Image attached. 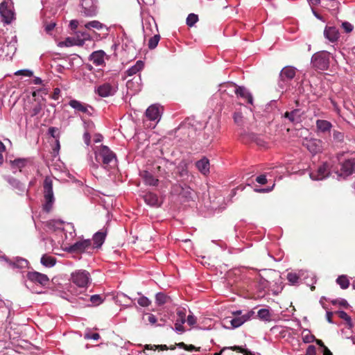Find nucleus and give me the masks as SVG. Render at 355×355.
Masks as SVG:
<instances>
[{
    "label": "nucleus",
    "mask_w": 355,
    "mask_h": 355,
    "mask_svg": "<svg viewBox=\"0 0 355 355\" xmlns=\"http://www.w3.org/2000/svg\"><path fill=\"white\" fill-rule=\"evenodd\" d=\"M308 277H311V283L314 284L315 282V277H313V275L312 273H309L308 272H306V275H304V279H306Z\"/></svg>",
    "instance_id": "obj_61"
},
{
    "label": "nucleus",
    "mask_w": 355,
    "mask_h": 355,
    "mask_svg": "<svg viewBox=\"0 0 355 355\" xmlns=\"http://www.w3.org/2000/svg\"><path fill=\"white\" fill-rule=\"evenodd\" d=\"M83 140L87 146H89L90 144L91 137L90 134L87 131H85L83 135Z\"/></svg>",
    "instance_id": "obj_57"
},
{
    "label": "nucleus",
    "mask_w": 355,
    "mask_h": 355,
    "mask_svg": "<svg viewBox=\"0 0 355 355\" xmlns=\"http://www.w3.org/2000/svg\"><path fill=\"white\" fill-rule=\"evenodd\" d=\"M84 27L87 30L96 29L98 31H105L104 37H106L110 31V28L98 20H92L85 24Z\"/></svg>",
    "instance_id": "obj_21"
},
{
    "label": "nucleus",
    "mask_w": 355,
    "mask_h": 355,
    "mask_svg": "<svg viewBox=\"0 0 355 355\" xmlns=\"http://www.w3.org/2000/svg\"><path fill=\"white\" fill-rule=\"evenodd\" d=\"M257 315L262 320H265V321L270 320L271 315H270L268 309H261L259 310L257 312Z\"/></svg>",
    "instance_id": "obj_39"
},
{
    "label": "nucleus",
    "mask_w": 355,
    "mask_h": 355,
    "mask_svg": "<svg viewBox=\"0 0 355 355\" xmlns=\"http://www.w3.org/2000/svg\"><path fill=\"white\" fill-rule=\"evenodd\" d=\"M69 26L72 30H76L78 26V21L77 20H71Z\"/></svg>",
    "instance_id": "obj_60"
},
{
    "label": "nucleus",
    "mask_w": 355,
    "mask_h": 355,
    "mask_svg": "<svg viewBox=\"0 0 355 355\" xmlns=\"http://www.w3.org/2000/svg\"><path fill=\"white\" fill-rule=\"evenodd\" d=\"M0 15L2 21L9 24L15 18L13 3L11 0H3L0 4Z\"/></svg>",
    "instance_id": "obj_9"
},
{
    "label": "nucleus",
    "mask_w": 355,
    "mask_h": 355,
    "mask_svg": "<svg viewBox=\"0 0 355 355\" xmlns=\"http://www.w3.org/2000/svg\"><path fill=\"white\" fill-rule=\"evenodd\" d=\"M355 160L353 158L345 159L341 163L340 169L337 172L338 177L346 178L350 175L354 169Z\"/></svg>",
    "instance_id": "obj_15"
},
{
    "label": "nucleus",
    "mask_w": 355,
    "mask_h": 355,
    "mask_svg": "<svg viewBox=\"0 0 355 355\" xmlns=\"http://www.w3.org/2000/svg\"><path fill=\"white\" fill-rule=\"evenodd\" d=\"M187 322L189 325L193 326L196 323V318L193 314H190L187 317Z\"/></svg>",
    "instance_id": "obj_54"
},
{
    "label": "nucleus",
    "mask_w": 355,
    "mask_h": 355,
    "mask_svg": "<svg viewBox=\"0 0 355 355\" xmlns=\"http://www.w3.org/2000/svg\"><path fill=\"white\" fill-rule=\"evenodd\" d=\"M27 278L30 282L33 283H37L42 286H46L49 282V279L47 275L36 271L28 272L27 274Z\"/></svg>",
    "instance_id": "obj_18"
},
{
    "label": "nucleus",
    "mask_w": 355,
    "mask_h": 355,
    "mask_svg": "<svg viewBox=\"0 0 355 355\" xmlns=\"http://www.w3.org/2000/svg\"><path fill=\"white\" fill-rule=\"evenodd\" d=\"M71 281L79 288H87L91 282V276L85 270H77L71 274Z\"/></svg>",
    "instance_id": "obj_4"
},
{
    "label": "nucleus",
    "mask_w": 355,
    "mask_h": 355,
    "mask_svg": "<svg viewBox=\"0 0 355 355\" xmlns=\"http://www.w3.org/2000/svg\"><path fill=\"white\" fill-rule=\"evenodd\" d=\"M69 105L77 112L85 114L87 116H92L94 112V109L92 106L78 100H71L69 102Z\"/></svg>",
    "instance_id": "obj_13"
},
{
    "label": "nucleus",
    "mask_w": 355,
    "mask_h": 355,
    "mask_svg": "<svg viewBox=\"0 0 355 355\" xmlns=\"http://www.w3.org/2000/svg\"><path fill=\"white\" fill-rule=\"evenodd\" d=\"M140 175L146 184L150 186H156L158 183V179L155 178L152 173L147 171L141 172Z\"/></svg>",
    "instance_id": "obj_27"
},
{
    "label": "nucleus",
    "mask_w": 355,
    "mask_h": 355,
    "mask_svg": "<svg viewBox=\"0 0 355 355\" xmlns=\"http://www.w3.org/2000/svg\"><path fill=\"white\" fill-rule=\"evenodd\" d=\"M118 90V83L116 81L104 83L95 88V92L101 97L114 96Z\"/></svg>",
    "instance_id": "obj_11"
},
{
    "label": "nucleus",
    "mask_w": 355,
    "mask_h": 355,
    "mask_svg": "<svg viewBox=\"0 0 355 355\" xmlns=\"http://www.w3.org/2000/svg\"><path fill=\"white\" fill-rule=\"evenodd\" d=\"M11 168L13 173H16L17 170L19 169L20 171L24 168L26 163L27 159L24 158H18L10 162Z\"/></svg>",
    "instance_id": "obj_31"
},
{
    "label": "nucleus",
    "mask_w": 355,
    "mask_h": 355,
    "mask_svg": "<svg viewBox=\"0 0 355 355\" xmlns=\"http://www.w3.org/2000/svg\"><path fill=\"white\" fill-rule=\"evenodd\" d=\"M295 69L293 67H286L280 72L279 86L283 88L286 83L291 80L295 76Z\"/></svg>",
    "instance_id": "obj_17"
},
{
    "label": "nucleus",
    "mask_w": 355,
    "mask_h": 355,
    "mask_svg": "<svg viewBox=\"0 0 355 355\" xmlns=\"http://www.w3.org/2000/svg\"><path fill=\"white\" fill-rule=\"evenodd\" d=\"M338 314L340 318L345 320L347 322H351V318L348 315V314L346 312L340 311L338 312Z\"/></svg>",
    "instance_id": "obj_50"
},
{
    "label": "nucleus",
    "mask_w": 355,
    "mask_h": 355,
    "mask_svg": "<svg viewBox=\"0 0 355 355\" xmlns=\"http://www.w3.org/2000/svg\"><path fill=\"white\" fill-rule=\"evenodd\" d=\"M337 284L342 289H346L349 287V282L346 275H340L336 279Z\"/></svg>",
    "instance_id": "obj_37"
},
{
    "label": "nucleus",
    "mask_w": 355,
    "mask_h": 355,
    "mask_svg": "<svg viewBox=\"0 0 355 355\" xmlns=\"http://www.w3.org/2000/svg\"><path fill=\"white\" fill-rule=\"evenodd\" d=\"M305 275V272H301L299 275L296 273L290 272L287 275L288 281L293 285L297 284L298 282L300 277H302Z\"/></svg>",
    "instance_id": "obj_38"
},
{
    "label": "nucleus",
    "mask_w": 355,
    "mask_h": 355,
    "mask_svg": "<svg viewBox=\"0 0 355 355\" xmlns=\"http://www.w3.org/2000/svg\"><path fill=\"white\" fill-rule=\"evenodd\" d=\"M254 311L252 310L244 313L241 310L236 311L233 312L234 317L230 320V323L232 328H238L250 320L254 315Z\"/></svg>",
    "instance_id": "obj_10"
},
{
    "label": "nucleus",
    "mask_w": 355,
    "mask_h": 355,
    "mask_svg": "<svg viewBox=\"0 0 355 355\" xmlns=\"http://www.w3.org/2000/svg\"><path fill=\"white\" fill-rule=\"evenodd\" d=\"M80 10L86 17H95L98 11V0H80Z\"/></svg>",
    "instance_id": "obj_5"
},
{
    "label": "nucleus",
    "mask_w": 355,
    "mask_h": 355,
    "mask_svg": "<svg viewBox=\"0 0 355 355\" xmlns=\"http://www.w3.org/2000/svg\"><path fill=\"white\" fill-rule=\"evenodd\" d=\"M198 20V17L197 15L194 13H191L188 15L187 18V24L191 27L193 26Z\"/></svg>",
    "instance_id": "obj_43"
},
{
    "label": "nucleus",
    "mask_w": 355,
    "mask_h": 355,
    "mask_svg": "<svg viewBox=\"0 0 355 355\" xmlns=\"http://www.w3.org/2000/svg\"><path fill=\"white\" fill-rule=\"evenodd\" d=\"M41 263L48 268H51L55 266L56 263V259L54 257L44 254L40 259Z\"/></svg>",
    "instance_id": "obj_34"
},
{
    "label": "nucleus",
    "mask_w": 355,
    "mask_h": 355,
    "mask_svg": "<svg viewBox=\"0 0 355 355\" xmlns=\"http://www.w3.org/2000/svg\"><path fill=\"white\" fill-rule=\"evenodd\" d=\"M144 67V63L141 60H138L136 63L130 67L127 71L126 73L128 76H133L139 72Z\"/></svg>",
    "instance_id": "obj_32"
},
{
    "label": "nucleus",
    "mask_w": 355,
    "mask_h": 355,
    "mask_svg": "<svg viewBox=\"0 0 355 355\" xmlns=\"http://www.w3.org/2000/svg\"><path fill=\"white\" fill-rule=\"evenodd\" d=\"M178 318L175 322V331L179 334L184 331L183 327L184 323L186 322V312L184 309H178L177 311Z\"/></svg>",
    "instance_id": "obj_22"
},
{
    "label": "nucleus",
    "mask_w": 355,
    "mask_h": 355,
    "mask_svg": "<svg viewBox=\"0 0 355 355\" xmlns=\"http://www.w3.org/2000/svg\"><path fill=\"white\" fill-rule=\"evenodd\" d=\"M103 139V137L101 135H96L94 138V141L95 143H98L101 141Z\"/></svg>",
    "instance_id": "obj_63"
},
{
    "label": "nucleus",
    "mask_w": 355,
    "mask_h": 355,
    "mask_svg": "<svg viewBox=\"0 0 355 355\" xmlns=\"http://www.w3.org/2000/svg\"><path fill=\"white\" fill-rule=\"evenodd\" d=\"M5 259L12 268L22 269L28 267V262L25 259L21 257H15L13 259V260L11 261H8L7 259Z\"/></svg>",
    "instance_id": "obj_24"
},
{
    "label": "nucleus",
    "mask_w": 355,
    "mask_h": 355,
    "mask_svg": "<svg viewBox=\"0 0 355 355\" xmlns=\"http://www.w3.org/2000/svg\"><path fill=\"white\" fill-rule=\"evenodd\" d=\"M148 321L150 324H154L157 321V318L153 314L149 313L148 314Z\"/></svg>",
    "instance_id": "obj_58"
},
{
    "label": "nucleus",
    "mask_w": 355,
    "mask_h": 355,
    "mask_svg": "<svg viewBox=\"0 0 355 355\" xmlns=\"http://www.w3.org/2000/svg\"><path fill=\"white\" fill-rule=\"evenodd\" d=\"M90 34L86 31H76L74 35L68 37L63 42L66 46H83L86 41H92Z\"/></svg>",
    "instance_id": "obj_6"
},
{
    "label": "nucleus",
    "mask_w": 355,
    "mask_h": 355,
    "mask_svg": "<svg viewBox=\"0 0 355 355\" xmlns=\"http://www.w3.org/2000/svg\"><path fill=\"white\" fill-rule=\"evenodd\" d=\"M333 138L336 142H343L344 141L345 135L344 133L341 132L334 130Z\"/></svg>",
    "instance_id": "obj_44"
},
{
    "label": "nucleus",
    "mask_w": 355,
    "mask_h": 355,
    "mask_svg": "<svg viewBox=\"0 0 355 355\" xmlns=\"http://www.w3.org/2000/svg\"><path fill=\"white\" fill-rule=\"evenodd\" d=\"M303 145L313 155L318 154L322 150V141L318 139H306Z\"/></svg>",
    "instance_id": "obj_14"
},
{
    "label": "nucleus",
    "mask_w": 355,
    "mask_h": 355,
    "mask_svg": "<svg viewBox=\"0 0 355 355\" xmlns=\"http://www.w3.org/2000/svg\"><path fill=\"white\" fill-rule=\"evenodd\" d=\"M178 345L180 347H184L185 349L189 350V351H191L195 348V347L193 345H186L184 343H179Z\"/></svg>",
    "instance_id": "obj_59"
},
{
    "label": "nucleus",
    "mask_w": 355,
    "mask_h": 355,
    "mask_svg": "<svg viewBox=\"0 0 355 355\" xmlns=\"http://www.w3.org/2000/svg\"><path fill=\"white\" fill-rule=\"evenodd\" d=\"M168 297L164 293H158L155 295V301L158 305H162L165 304Z\"/></svg>",
    "instance_id": "obj_41"
},
{
    "label": "nucleus",
    "mask_w": 355,
    "mask_h": 355,
    "mask_svg": "<svg viewBox=\"0 0 355 355\" xmlns=\"http://www.w3.org/2000/svg\"><path fill=\"white\" fill-rule=\"evenodd\" d=\"M228 85L233 89L234 92L238 96L246 100L248 103L252 104V96L245 87H238L235 84L232 83H229Z\"/></svg>",
    "instance_id": "obj_19"
},
{
    "label": "nucleus",
    "mask_w": 355,
    "mask_h": 355,
    "mask_svg": "<svg viewBox=\"0 0 355 355\" xmlns=\"http://www.w3.org/2000/svg\"><path fill=\"white\" fill-rule=\"evenodd\" d=\"M324 37L330 42L334 43L340 37L338 30L334 26H326L324 30Z\"/></svg>",
    "instance_id": "obj_20"
},
{
    "label": "nucleus",
    "mask_w": 355,
    "mask_h": 355,
    "mask_svg": "<svg viewBox=\"0 0 355 355\" xmlns=\"http://www.w3.org/2000/svg\"><path fill=\"white\" fill-rule=\"evenodd\" d=\"M85 339H92L94 340H98L100 338V335L98 333H86L85 334Z\"/></svg>",
    "instance_id": "obj_49"
},
{
    "label": "nucleus",
    "mask_w": 355,
    "mask_h": 355,
    "mask_svg": "<svg viewBox=\"0 0 355 355\" xmlns=\"http://www.w3.org/2000/svg\"><path fill=\"white\" fill-rule=\"evenodd\" d=\"M323 355H333V354H332L331 352L327 347H324Z\"/></svg>",
    "instance_id": "obj_64"
},
{
    "label": "nucleus",
    "mask_w": 355,
    "mask_h": 355,
    "mask_svg": "<svg viewBox=\"0 0 355 355\" xmlns=\"http://www.w3.org/2000/svg\"><path fill=\"white\" fill-rule=\"evenodd\" d=\"M44 198L43 209L46 212H49L55 202L53 181L50 177H46L44 181Z\"/></svg>",
    "instance_id": "obj_3"
},
{
    "label": "nucleus",
    "mask_w": 355,
    "mask_h": 355,
    "mask_svg": "<svg viewBox=\"0 0 355 355\" xmlns=\"http://www.w3.org/2000/svg\"><path fill=\"white\" fill-rule=\"evenodd\" d=\"M94 250L90 239H83L75 242L67 248V251L71 253H92Z\"/></svg>",
    "instance_id": "obj_8"
},
{
    "label": "nucleus",
    "mask_w": 355,
    "mask_h": 355,
    "mask_svg": "<svg viewBox=\"0 0 355 355\" xmlns=\"http://www.w3.org/2000/svg\"><path fill=\"white\" fill-rule=\"evenodd\" d=\"M284 117L288 119L293 123H297L301 121V114L299 110L285 112Z\"/></svg>",
    "instance_id": "obj_29"
},
{
    "label": "nucleus",
    "mask_w": 355,
    "mask_h": 355,
    "mask_svg": "<svg viewBox=\"0 0 355 355\" xmlns=\"http://www.w3.org/2000/svg\"><path fill=\"white\" fill-rule=\"evenodd\" d=\"M7 42L6 56L12 58L17 51V36L15 34H11L6 37L4 33L0 31V58L5 52L4 43Z\"/></svg>",
    "instance_id": "obj_2"
},
{
    "label": "nucleus",
    "mask_w": 355,
    "mask_h": 355,
    "mask_svg": "<svg viewBox=\"0 0 355 355\" xmlns=\"http://www.w3.org/2000/svg\"><path fill=\"white\" fill-rule=\"evenodd\" d=\"M316 348L313 345H309L306 351V355H315Z\"/></svg>",
    "instance_id": "obj_55"
},
{
    "label": "nucleus",
    "mask_w": 355,
    "mask_h": 355,
    "mask_svg": "<svg viewBox=\"0 0 355 355\" xmlns=\"http://www.w3.org/2000/svg\"><path fill=\"white\" fill-rule=\"evenodd\" d=\"M196 166L199 171L203 175H207L209 173V161L207 158L204 157L198 161Z\"/></svg>",
    "instance_id": "obj_28"
},
{
    "label": "nucleus",
    "mask_w": 355,
    "mask_h": 355,
    "mask_svg": "<svg viewBox=\"0 0 355 355\" xmlns=\"http://www.w3.org/2000/svg\"><path fill=\"white\" fill-rule=\"evenodd\" d=\"M15 76H23L26 77H31L33 75V72L29 69H20L15 72Z\"/></svg>",
    "instance_id": "obj_45"
},
{
    "label": "nucleus",
    "mask_w": 355,
    "mask_h": 355,
    "mask_svg": "<svg viewBox=\"0 0 355 355\" xmlns=\"http://www.w3.org/2000/svg\"><path fill=\"white\" fill-rule=\"evenodd\" d=\"M302 340L305 343H313L315 338L313 335H312L309 330L304 329L302 332Z\"/></svg>",
    "instance_id": "obj_35"
},
{
    "label": "nucleus",
    "mask_w": 355,
    "mask_h": 355,
    "mask_svg": "<svg viewBox=\"0 0 355 355\" xmlns=\"http://www.w3.org/2000/svg\"><path fill=\"white\" fill-rule=\"evenodd\" d=\"M60 90L59 88L54 89L53 98L57 100L58 98V96L60 94Z\"/></svg>",
    "instance_id": "obj_62"
},
{
    "label": "nucleus",
    "mask_w": 355,
    "mask_h": 355,
    "mask_svg": "<svg viewBox=\"0 0 355 355\" xmlns=\"http://www.w3.org/2000/svg\"><path fill=\"white\" fill-rule=\"evenodd\" d=\"M94 153L96 162L92 158L89 160V166L93 172L98 168L100 164L105 168L116 166V155L107 146H101L99 148L95 150Z\"/></svg>",
    "instance_id": "obj_1"
},
{
    "label": "nucleus",
    "mask_w": 355,
    "mask_h": 355,
    "mask_svg": "<svg viewBox=\"0 0 355 355\" xmlns=\"http://www.w3.org/2000/svg\"><path fill=\"white\" fill-rule=\"evenodd\" d=\"M55 23L53 21H51L49 24L44 25V30L47 33H50L52 30L55 27Z\"/></svg>",
    "instance_id": "obj_52"
},
{
    "label": "nucleus",
    "mask_w": 355,
    "mask_h": 355,
    "mask_svg": "<svg viewBox=\"0 0 355 355\" xmlns=\"http://www.w3.org/2000/svg\"><path fill=\"white\" fill-rule=\"evenodd\" d=\"M138 304L144 307L148 306L150 304V301L148 300V297L145 296L140 297L137 300Z\"/></svg>",
    "instance_id": "obj_47"
},
{
    "label": "nucleus",
    "mask_w": 355,
    "mask_h": 355,
    "mask_svg": "<svg viewBox=\"0 0 355 355\" xmlns=\"http://www.w3.org/2000/svg\"><path fill=\"white\" fill-rule=\"evenodd\" d=\"M256 181L260 184H265L267 182L266 176L265 175H261L257 177Z\"/></svg>",
    "instance_id": "obj_56"
},
{
    "label": "nucleus",
    "mask_w": 355,
    "mask_h": 355,
    "mask_svg": "<svg viewBox=\"0 0 355 355\" xmlns=\"http://www.w3.org/2000/svg\"><path fill=\"white\" fill-rule=\"evenodd\" d=\"M105 53L103 50L94 51L89 55V60L96 66H102L105 63Z\"/></svg>",
    "instance_id": "obj_23"
},
{
    "label": "nucleus",
    "mask_w": 355,
    "mask_h": 355,
    "mask_svg": "<svg viewBox=\"0 0 355 355\" xmlns=\"http://www.w3.org/2000/svg\"><path fill=\"white\" fill-rule=\"evenodd\" d=\"M5 180L16 190L19 192H24L25 191L24 185L20 182L18 180L13 177L6 176Z\"/></svg>",
    "instance_id": "obj_30"
},
{
    "label": "nucleus",
    "mask_w": 355,
    "mask_h": 355,
    "mask_svg": "<svg viewBox=\"0 0 355 355\" xmlns=\"http://www.w3.org/2000/svg\"><path fill=\"white\" fill-rule=\"evenodd\" d=\"M160 36L159 35H155L153 37H150L148 41V48L150 49H155L159 41Z\"/></svg>",
    "instance_id": "obj_42"
},
{
    "label": "nucleus",
    "mask_w": 355,
    "mask_h": 355,
    "mask_svg": "<svg viewBox=\"0 0 355 355\" xmlns=\"http://www.w3.org/2000/svg\"><path fill=\"white\" fill-rule=\"evenodd\" d=\"M330 53L322 51L315 53L311 58L313 66L320 70H325L329 65Z\"/></svg>",
    "instance_id": "obj_7"
},
{
    "label": "nucleus",
    "mask_w": 355,
    "mask_h": 355,
    "mask_svg": "<svg viewBox=\"0 0 355 355\" xmlns=\"http://www.w3.org/2000/svg\"><path fill=\"white\" fill-rule=\"evenodd\" d=\"M342 27L346 33H350L353 30V26L352 24L347 21H345L342 24Z\"/></svg>",
    "instance_id": "obj_51"
},
{
    "label": "nucleus",
    "mask_w": 355,
    "mask_h": 355,
    "mask_svg": "<svg viewBox=\"0 0 355 355\" xmlns=\"http://www.w3.org/2000/svg\"><path fill=\"white\" fill-rule=\"evenodd\" d=\"M106 236V232L98 231L96 232L92 238L94 249L100 248L104 243Z\"/></svg>",
    "instance_id": "obj_26"
},
{
    "label": "nucleus",
    "mask_w": 355,
    "mask_h": 355,
    "mask_svg": "<svg viewBox=\"0 0 355 355\" xmlns=\"http://www.w3.org/2000/svg\"><path fill=\"white\" fill-rule=\"evenodd\" d=\"M145 202L150 206H159V199L156 194L148 193L144 196Z\"/></svg>",
    "instance_id": "obj_33"
},
{
    "label": "nucleus",
    "mask_w": 355,
    "mask_h": 355,
    "mask_svg": "<svg viewBox=\"0 0 355 355\" xmlns=\"http://www.w3.org/2000/svg\"><path fill=\"white\" fill-rule=\"evenodd\" d=\"M89 299H90V302L94 305H96V306L99 305L103 301V300L102 299V297L99 295H92Z\"/></svg>",
    "instance_id": "obj_46"
},
{
    "label": "nucleus",
    "mask_w": 355,
    "mask_h": 355,
    "mask_svg": "<svg viewBox=\"0 0 355 355\" xmlns=\"http://www.w3.org/2000/svg\"><path fill=\"white\" fill-rule=\"evenodd\" d=\"M315 125L317 131L321 133L329 132L332 128V124L331 122L323 119H318L315 122Z\"/></svg>",
    "instance_id": "obj_25"
},
{
    "label": "nucleus",
    "mask_w": 355,
    "mask_h": 355,
    "mask_svg": "<svg viewBox=\"0 0 355 355\" xmlns=\"http://www.w3.org/2000/svg\"><path fill=\"white\" fill-rule=\"evenodd\" d=\"M321 6L328 9H334L338 6V2L335 0H322Z\"/></svg>",
    "instance_id": "obj_40"
},
{
    "label": "nucleus",
    "mask_w": 355,
    "mask_h": 355,
    "mask_svg": "<svg viewBox=\"0 0 355 355\" xmlns=\"http://www.w3.org/2000/svg\"><path fill=\"white\" fill-rule=\"evenodd\" d=\"M42 109V105L40 104L35 105L32 109L31 116H33L38 114L41 112Z\"/></svg>",
    "instance_id": "obj_53"
},
{
    "label": "nucleus",
    "mask_w": 355,
    "mask_h": 355,
    "mask_svg": "<svg viewBox=\"0 0 355 355\" xmlns=\"http://www.w3.org/2000/svg\"><path fill=\"white\" fill-rule=\"evenodd\" d=\"M329 174L330 169L329 165L327 163H323L318 166L315 171H311L309 173V176L311 180L319 181L325 179Z\"/></svg>",
    "instance_id": "obj_12"
},
{
    "label": "nucleus",
    "mask_w": 355,
    "mask_h": 355,
    "mask_svg": "<svg viewBox=\"0 0 355 355\" xmlns=\"http://www.w3.org/2000/svg\"><path fill=\"white\" fill-rule=\"evenodd\" d=\"M226 349H231L232 351H236V352H239L243 354V355H253L252 352L248 349L243 348L240 346H234L231 347H224L222 351H225Z\"/></svg>",
    "instance_id": "obj_36"
},
{
    "label": "nucleus",
    "mask_w": 355,
    "mask_h": 355,
    "mask_svg": "<svg viewBox=\"0 0 355 355\" xmlns=\"http://www.w3.org/2000/svg\"><path fill=\"white\" fill-rule=\"evenodd\" d=\"M234 121L237 125H242L243 115L241 112H235L233 116Z\"/></svg>",
    "instance_id": "obj_48"
},
{
    "label": "nucleus",
    "mask_w": 355,
    "mask_h": 355,
    "mask_svg": "<svg viewBox=\"0 0 355 355\" xmlns=\"http://www.w3.org/2000/svg\"><path fill=\"white\" fill-rule=\"evenodd\" d=\"M162 107L157 104H154L148 107L146 111V116L152 121L157 123L159 121L162 116Z\"/></svg>",
    "instance_id": "obj_16"
}]
</instances>
